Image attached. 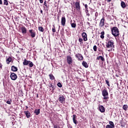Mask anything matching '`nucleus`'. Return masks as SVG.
I'll list each match as a JSON object with an SVG mask.
<instances>
[{"label":"nucleus","mask_w":128,"mask_h":128,"mask_svg":"<svg viewBox=\"0 0 128 128\" xmlns=\"http://www.w3.org/2000/svg\"><path fill=\"white\" fill-rule=\"evenodd\" d=\"M39 0L40 4H42L44 2V0Z\"/></svg>","instance_id":"nucleus-42"},{"label":"nucleus","mask_w":128,"mask_h":128,"mask_svg":"<svg viewBox=\"0 0 128 128\" xmlns=\"http://www.w3.org/2000/svg\"><path fill=\"white\" fill-rule=\"evenodd\" d=\"M38 30L40 32H44V29L42 26L38 27Z\"/></svg>","instance_id":"nucleus-28"},{"label":"nucleus","mask_w":128,"mask_h":128,"mask_svg":"<svg viewBox=\"0 0 128 128\" xmlns=\"http://www.w3.org/2000/svg\"><path fill=\"white\" fill-rule=\"evenodd\" d=\"M109 124H110V126H111L113 127V128H114V122H112V121H110L109 122Z\"/></svg>","instance_id":"nucleus-31"},{"label":"nucleus","mask_w":128,"mask_h":128,"mask_svg":"<svg viewBox=\"0 0 128 128\" xmlns=\"http://www.w3.org/2000/svg\"><path fill=\"white\" fill-rule=\"evenodd\" d=\"M96 14H98V12H96V14H95L96 16Z\"/></svg>","instance_id":"nucleus-48"},{"label":"nucleus","mask_w":128,"mask_h":128,"mask_svg":"<svg viewBox=\"0 0 128 128\" xmlns=\"http://www.w3.org/2000/svg\"><path fill=\"white\" fill-rule=\"evenodd\" d=\"M29 62L30 60H28L26 59H24V61L23 62V64L24 66H28Z\"/></svg>","instance_id":"nucleus-17"},{"label":"nucleus","mask_w":128,"mask_h":128,"mask_svg":"<svg viewBox=\"0 0 128 128\" xmlns=\"http://www.w3.org/2000/svg\"><path fill=\"white\" fill-rule=\"evenodd\" d=\"M114 41L110 40L106 43V46L108 48H114Z\"/></svg>","instance_id":"nucleus-3"},{"label":"nucleus","mask_w":128,"mask_h":128,"mask_svg":"<svg viewBox=\"0 0 128 128\" xmlns=\"http://www.w3.org/2000/svg\"><path fill=\"white\" fill-rule=\"evenodd\" d=\"M0 68H2V64L0 63Z\"/></svg>","instance_id":"nucleus-44"},{"label":"nucleus","mask_w":128,"mask_h":128,"mask_svg":"<svg viewBox=\"0 0 128 128\" xmlns=\"http://www.w3.org/2000/svg\"><path fill=\"white\" fill-rule=\"evenodd\" d=\"M82 36L84 42H86V40H88V35L86 33L84 32L82 33Z\"/></svg>","instance_id":"nucleus-8"},{"label":"nucleus","mask_w":128,"mask_h":128,"mask_svg":"<svg viewBox=\"0 0 128 128\" xmlns=\"http://www.w3.org/2000/svg\"><path fill=\"white\" fill-rule=\"evenodd\" d=\"M83 41H84V40H82V38H78V42H82H82H83Z\"/></svg>","instance_id":"nucleus-34"},{"label":"nucleus","mask_w":128,"mask_h":128,"mask_svg":"<svg viewBox=\"0 0 128 128\" xmlns=\"http://www.w3.org/2000/svg\"><path fill=\"white\" fill-rule=\"evenodd\" d=\"M66 60L68 64H72V56H67Z\"/></svg>","instance_id":"nucleus-6"},{"label":"nucleus","mask_w":128,"mask_h":128,"mask_svg":"<svg viewBox=\"0 0 128 128\" xmlns=\"http://www.w3.org/2000/svg\"><path fill=\"white\" fill-rule=\"evenodd\" d=\"M87 24H88V26H90V22H88Z\"/></svg>","instance_id":"nucleus-50"},{"label":"nucleus","mask_w":128,"mask_h":128,"mask_svg":"<svg viewBox=\"0 0 128 128\" xmlns=\"http://www.w3.org/2000/svg\"><path fill=\"white\" fill-rule=\"evenodd\" d=\"M12 58L9 57L7 60H6V62H7V64H10V62H12Z\"/></svg>","instance_id":"nucleus-25"},{"label":"nucleus","mask_w":128,"mask_h":128,"mask_svg":"<svg viewBox=\"0 0 128 128\" xmlns=\"http://www.w3.org/2000/svg\"><path fill=\"white\" fill-rule=\"evenodd\" d=\"M120 4H121V6H122V8H126V3L122 1Z\"/></svg>","instance_id":"nucleus-22"},{"label":"nucleus","mask_w":128,"mask_h":128,"mask_svg":"<svg viewBox=\"0 0 128 128\" xmlns=\"http://www.w3.org/2000/svg\"><path fill=\"white\" fill-rule=\"evenodd\" d=\"M76 114H74L73 115V118H72L73 122L75 124H78V120H76Z\"/></svg>","instance_id":"nucleus-13"},{"label":"nucleus","mask_w":128,"mask_h":128,"mask_svg":"<svg viewBox=\"0 0 128 128\" xmlns=\"http://www.w3.org/2000/svg\"><path fill=\"white\" fill-rule=\"evenodd\" d=\"M84 6H85L86 10H88V4H86L84 5Z\"/></svg>","instance_id":"nucleus-40"},{"label":"nucleus","mask_w":128,"mask_h":128,"mask_svg":"<svg viewBox=\"0 0 128 128\" xmlns=\"http://www.w3.org/2000/svg\"><path fill=\"white\" fill-rule=\"evenodd\" d=\"M58 86V88H62V84L60 82H58L57 84Z\"/></svg>","instance_id":"nucleus-33"},{"label":"nucleus","mask_w":128,"mask_h":128,"mask_svg":"<svg viewBox=\"0 0 128 128\" xmlns=\"http://www.w3.org/2000/svg\"><path fill=\"white\" fill-rule=\"evenodd\" d=\"M112 0H108V2H110Z\"/></svg>","instance_id":"nucleus-52"},{"label":"nucleus","mask_w":128,"mask_h":128,"mask_svg":"<svg viewBox=\"0 0 128 128\" xmlns=\"http://www.w3.org/2000/svg\"><path fill=\"white\" fill-rule=\"evenodd\" d=\"M72 28H76V23H71Z\"/></svg>","instance_id":"nucleus-32"},{"label":"nucleus","mask_w":128,"mask_h":128,"mask_svg":"<svg viewBox=\"0 0 128 128\" xmlns=\"http://www.w3.org/2000/svg\"><path fill=\"white\" fill-rule=\"evenodd\" d=\"M87 16H90V14L88 13L87 14Z\"/></svg>","instance_id":"nucleus-49"},{"label":"nucleus","mask_w":128,"mask_h":128,"mask_svg":"<svg viewBox=\"0 0 128 128\" xmlns=\"http://www.w3.org/2000/svg\"><path fill=\"white\" fill-rule=\"evenodd\" d=\"M40 109H36L34 110V114H36V116H38V114H40Z\"/></svg>","instance_id":"nucleus-19"},{"label":"nucleus","mask_w":128,"mask_h":128,"mask_svg":"<svg viewBox=\"0 0 128 128\" xmlns=\"http://www.w3.org/2000/svg\"><path fill=\"white\" fill-rule=\"evenodd\" d=\"M0 4H2V0H0Z\"/></svg>","instance_id":"nucleus-46"},{"label":"nucleus","mask_w":128,"mask_h":128,"mask_svg":"<svg viewBox=\"0 0 128 128\" xmlns=\"http://www.w3.org/2000/svg\"><path fill=\"white\" fill-rule=\"evenodd\" d=\"M28 64L30 68H32V66H34V63H32V62L31 61L29 60V63Z\"/></svg>","instance_id":"nucleus-27"},{"label":"nucleus","mask_w":128,"mask_h":128,"mask_svg":"<svg viewBox=\"0 0 128 128\" xmlns=\"http://www.w3.org/2000/svg\"><path fill=\"white\" fill-rule=\"evenodd\" d=\"M75 6L76 10L80 12V2H76Z\"/></svg>","instance_id":"nucleus-9"},{"label":"nucleus","mask_w":128,"mask_h":128,"mask_svg":"<svg viewBox=\"0 0 128 128\" xmlns=\"http://www.w3.org/2000/svg\"><path fill=\"white\" fill-rule=\"evenodd\" d=\"M93 50L94 52H96V50H97L96 46L95 45L94 46Z\"/></svg>","instance_id":"nucleus-35"},{"label":"nucleus","mask_w":128,"mask_h":128,"mask_svg":"<svg viewBox=\"0 0 128 128\" xmlns=\"http://www.w3.org/2000/svg\"><path fill=\"white\" fill-rule=\"evenodd\" d=\"M99 26H100V28H102L103 26H104V18L101 19L99 24Z\"/></svg>","instance_id":"nucleus-10"},{"label":"nucleus","mask_w":128,"mask_h":128,"mask_svg":"<svg viewBox=\"0 0 128 128\" xmlns=\"http://www.w3.org/2000/svg\"><path fill=\"white\" fill-rule=\"evenodd\" d=\"M44 6H48V5L46 4V1H44Z\"/></svg>","instance_id":"nucleus-41"},{"label":"nucleus","mask_w":128,"mask_h":128,"mask_svg":"<svg viewBox=\"0 0 128 128\" xmlns=\"http://www.w3.org/2000/svg\"><path fill=\"white\" fill-rule=\"evenodd\" d=\"M24 113L25 114L26 118H29L30 116V111H24Z\"/></svg>","instance_id":"nucleus-16"},{"label":"nucleus","mask_w":128,"mask_h":128,"mask_svg":"<svg viewBox=\"0 0 128 128\" xmlns=\"http://www.w3.org/2000/svg\"><path fill=\"white\" fill-rule=\"evenodd\" d=\"M49 86L50 88H52V90H54V86L52 85V83H50Z\"/></svg>","instance_id":"nucleus-29"},{"label":"nucleus","mask_w":128,"mask_h":128,"mask_svg":"<svg viewBox=\"0 0 128 128\" xmlns=\"http://www.w3.org/2000/svg\"><path fill=\"white\" fill-rule=\"evenodd\" d=\"M49 77H50V80H54V75H52V74H50Z\"/></svg>","instance_id":"nucleus-24"},{"label":"nucleus","mask_w":128,"mask_h":128,"mask_svg":"<svg viewBox=\"0 0 128 128\" xmlns=\"http://www.w3.org/2000/svg\"><path fill=\"white\" fill-rule=\"evenodd\" d=\"M40 12L41 14H42V10H40Z\"/></svg>","instance_id":"nucleus-47"},{"label":"nucleus","mask_w":128,"mask_h":128,"mask_svg":"<svg viewBox=\"0 0 128 128\" xmlns=\"http://www.w3.org/2000/svg\"><path fill=\"white\" fill-rule=\"evenodd\" d=\"M6 104H12V101H7L6 102Z\"/></svg>","instance_id":"nucleus-39"},{"label":"nucleus","mask_w":128,"mask_h":128,"mask_svg":"<svg viewBox=\"0 0 128 128\" xmlns=\"http://www.w3.org/2000/svg\"><path fill=\"white\" fill-rule=\"evenodd\" d=\"M4 6H8V0H4Z\"/></svg>","instance_id":"nucleus-30"},{"label":"nucleus","mask_w":128,"mask_h":128,"mask_svg":"<svg viewBox=\"0 0 128 128\" xmlns=\"http://www.w3.org/2000/svg\"><path fill=\"white\" fill-rule=\"evenodd\" d=\"M61 24L62 26H64L66 25V18L65 17H62V20H61Z\"/></svg>","instance_id":"nucleus-15"},{"label":"nucleus","mask_w":128,"mask_h":128,"mask_svg":"<svg viewBox=\"0 0 128 128\" xmlns=\"http://www.w3.org/2000/svg\"><path fill=\"white\" fill-rule=\"evenodd\" d=\"M106 84L108 86H110V82H108V80H106Z\"/></svg>","instance_id":"nucleus-36"},{"label":"nucleus","mask_w":128,"mask_h":128,"mask_svg":"<svg viewBox=\"0 0 128 128\" xmlns=\"http://www.w3.org/2000/svg\"><path fill=\"white\" fill-rule=\"evenodd\" d=\"M102 60V62H104V57H102V56H99L97 57L96 60Z\"/></svg>","instance_id":"nucleus-20"},{"label":"nucleus","mask_w":128,"mask_h":128,"mask_svg":"<svg viewBox=\"0 0 128 128\" xmlns=\"http://www.w3.org/2000/svg\"><path fill=\"white\" fill-rule=\"evenodd\" d=\"M112 34L114 38L118 36H120V31L118 30V28L116 26H114L111 29Z\"/></svg>","instance_id":"nucleus-1"},{"label":"nucleus","mask_w":128,"mask_h":128,"mask_svg":"<svg viewBox=\"0 0 128 128\" xmlns=\"http://www.w3.org/2000/svg\"><path fill=\"white\" fill-rule=\"evenodd\" d=\"M75 56L76 58H78V60H82V58H84L82 55L80 54H76Z\"/></svg>","instance_id":"nucleus-7"},{"label":"nucleus","mask_w":128,"mask_h":128,"mask_svg":"<svg viewBox=\"0 0 128 128\" xmlns=\"http://www.w3.org/2000/svg\"><path fill=\"white\" fill-rule=\"evenodd\" d=\"M128 106L127 104H124L122 108L123 110H128Z\"/></svg>","instance_id":"nucleus-26"},{"label":"nucleus","mask_w":128,"mask_h":128,"mask_svg":"<svg viewBox=\"0 0 128 128\" xmlns=\"http://www.w3.org/2000/svg\"><path fill=\"white\" fill-rule=\"evenodd\" d=\"M114 127H112V126L110 125V124H108V125H106V128H114Z\"/></svg>","instance_id":"nucleus-37"},{"label":"nucleus","mask_w":128,"mask_h":128,"mask_svg":"<svg viewBox=\"0 0 128 128\" xmlns=\"http://www.w3.org/2000/svg\"><path fill=\"white\" fill-rule=\"evenodd\" d=\"M86 14L88 13V9H86Z\"/></svg>","instance_id":"nucleus-45"},{"label":"nucleus","mask_w":128,"mask_h":128,"mask_svg":"<svg viewBox=\"0 0 128 128\" xmlns=\"http://www.w3.org/2000/svg\"><path fill=\"white\" fill-rule=\"evenodd\" d=\"M10 78L12 80H16L18 78V76L15 73L12 72L10 75Z\"/></svg>","instance_id":"nucleus-5"},{"label":"nucleus","mask_w":128,"mask_h":128,"mask_svg":"<svg viewBox=\"0 0 128 128\" xmlns=\"http://www.w3.org/2000/svg\"><path fill=\"white\" fill-rule=\"evenodd\" d=\"M58 100L61 104H64L66 102V98H64V95H60Z\"/></svg>","instance_id":"nucleus-4"},{"label":"nucleus","mask_w":128,"mask_h":128,"mask_svg":"<svg viewBox=\"0 0 128 128\" xmlns=\"http://www.w3.org/2000/svg\"><path fill=\"white\" fill-rule=\"evenodd\" d=\"M82 64L83 66H84V68H88V63H86V62L83 61L82 62Z\"/></svg>","instance_id":"nucleus-21"},{"label":"nucleus","mask_w":128,"mask_h":128,"mask_svg":"<svg viewBox=\"0 0 128 128\" xmlns=\"http://www.w3.org/2000/svg\"><path fill=\"white\" fill-rule=\"evenodd\" d=\"M11 70L12 72H18V68L14 66H12Z\"/></svg>","instance_id":"nucleus-18"},{"label":"nucleus","mask_w":128,"mask_h":128,"mask_svg":"<svg viewBox=\"0 0 128 128\" xmlns=\"http://www.w3.org/2000/svg\"><path fill=\"white\" fill-rule=\"evenodd\" d=\"M102 96L104 97L103 100H108L110 98H108V90L106 89H104L102 90Z\"/></svg>","instance_id":"nucleus-2"},{"label":"nucleus","mask_w":128,"mask_h":128,"mask_svg":"<svg viewBox=\"0 0 128 128\" xmlns=\"http://www.w3.org/2000/svg\"><path fill=\"white\" fill-rule=\"evenodd\" d=\"M26 108H28V106H26Z\"/></svg>","instance_id":"nucleus-51"},{"label":"nucleus","mask_w":128,"mask_h":128,"mask_svg":"<svg viewBox=\"0 0 128 128\" xmlns=\"http://www.w3.org/2000/svg\"><path fill=\"white\" fill-rule=\"evenodd\" d=\"M54 28H52V30L53 32H56V28H54V26H53Z\"/></svg>","instance_id":"nucleus-38"},{"label":"nucleus","mask_w":128,"mask_h":128,"mask_svg":"<svg viewBox=\"0 0 128 128\" xmlns=\"http://www.w3.org/2000/svg\"><path fill=\"white\" fill-rule=\"evenodd\" d=\"M29 32L30 34V36L32 38H34L36 36V32L33 30H29Z\"/></svg>","instance_id":"nucleus-11"},{"label":"nucleus","mask_w":128,"mask_h":128,"mask_svg":"<svg viewBox=\"0 0 128 128\" xmlns=\"http://www.w3.org/2000/svg\"><path fill=\"white\" fill-rule=\"evenodd\" d=\"M54 128H60V126H54Z\"/></svg>","instance_id":"nucleus-43"},{"label":"nucleus","mask_w":128,"mask_h":128,"mask_svg":"<svg viewBox=\"0 0 128 128\" xmlns=\"http://www.w3.org/2000/svg\"><path fill=\"white\" fill-rule=\"evenodd\" d=\"M20 30L23 34H26V28L24 26L21 27Z\"/></svg>","instance_id":"nucleus-12"},{"label":"nucleus","mask_w":128,"mask_h":128,"mask_svg":"<svg viewBox=\"0 0 128 128\" xmlns=\"http://www.w3.org/2000/svg\"><path fill=\"white\" fill-rule=\"evenodd\" d=\"M99 110L100 112H106V109L104 106H99Z\"/></svg>","instance_id":"nucleus-14"},{"label":"nucleus","mask_w":128,"mask_h":128,"mask_svg":"<svg viewBox=\"0 0 128 128\" xmlns=\"http://www.w3.org/2000/svg\"><path fill=\"white\" fill-rule=\"evenodd\" d=\"M100 34L101 35L100 36V38H104V31L102 32Z\"/></svg>","instance_id":"nucleus-23"}]
</instances>
